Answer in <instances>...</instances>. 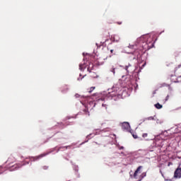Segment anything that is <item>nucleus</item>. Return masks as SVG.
<instances>
[{
	"instance_id": "f257e3e1",
	"label": "nucleus",
	"mask_w": 181,
	"mask_h": 181,
	"mask_svg": "<svg viewBox=\"0 0 181 181\" xmlns=\"http://www.w3.org/2000/svg\"><path fill=\"white\" fill-rule=\"evenodd\" d=\"M129 78L127 75H123L122 78L112 86L111 92H103V95H105V99L118 101V100H121V98L128 97L127 86H129Z\"/></svg>"
},
{
	"instance_id": "f03ea898",
	"label": "nucleus",
	"mask_w": 181,
	"mask_h": 181,
	"mask_svg": "<svg viewBox=\"0 0 181 181\" xmlns=\"http://www.w3.org/2000/svg\"><path fill=\"white\" fill-rule=\"evenodd\" d=\"M152 39L149 35H143L140 38L137 39V43L141 45L143 50H149L153 47V42H151Z\"/></svg>"
},
{
	"instance_id": "7ed1b4c3",
	"label": "nucleus",
	"mask_w": 181,
	"mask_h": 181,
	"mask_svg": "<svg viewBox=\"0 0 181 181\" xmlns=\"http://www.w3.org/2000/svg\"><path fill=\"white\" fill-rule=\"evenodd\" d=\"M122 129H123V131H127L129 133L132 134L133 138H134V139H136V135L134 134L132 131H131V126H129V123L128 122H124L122 123Z\"/></svg>"
},
{
	"instance_id": "20e7f679",
	"label": "nucleus",
	"mask_w": 181,
	"mask_h": 181,
	"mask_svg": "<svg viewBox=\"0 0 181 181\" xmlns=\"http://www.w3.org/2000/svg\"><path fill=\"white\" fill-rule=\"evenodd\" d=\"M47 155H49V153H44L40 154L39 156L31 157L30 159L33 162H36V160H40V159H42V158H45V156H47Z\"/></svg>"
},
{
	"instance_id": "39448f33",
	"label": "nucleus",
	"mask_w": 181,
	"mask_h": 181,
	"mask_svg": "<svg viewBox=\"0 0 181 181\" xmlns=\"http://www.w3.org/2000/svg\"><path fill=\"white\" fill-rule=\"evenodd\" d=\"M87 58L84 57L83 63L79 64V70H81V71H84V70H86V69L87 68Z\"/></svg>"
},
{
	"instance_id": "423d86ee",
	"label": "nucleus",
	"mask_w": 181,
	"mask_h": 181,
	"mask_svg": "<svg viewBox=\"0 0 181 181\" xmlns=\"http://www.w3.org/2000/svg\"><path fill=\"white\" fill-rule=\"evenodd\" d=\"M175 179H180L181 177V168H177L174 173Z\"/></svg>"
},
{
	"instance_id": "0eeeda50",
	"label": "nucleus",
	"mask_w": 181,
	"mask_h": 181,
	"mask_svg": "<svg viewBox=\"0 0 181 181\" xmlns=\"http://www.w3.org/2000/svg\"><path fill=\"white\" fill-rule=\"evenodd\" d=\"M174 73L177 77H181V65L175 68Z\"/></svg>"
},
{
	"instance_id": "6e6552de",
	"label": "nucleus",
	"mask_w": 181,
	"mask_h": 181,
	"mask_svg": "<svg viewBox=\"0 0 181 181\" xmlns=\"http://www.w3.org/2000/svg\"><path fill=\"white\" fill-rule=\"evenodd\" d=\"M119 39H120L119 35H114L111 37L112 42H116V43H118V42H119Z\"/></svg>"
},
{
	"instance_id": "1a4fd4ad",
	"label": "nucleus",
	"mask_w": 181,
	"mask_h": 181,
	"mask_svg": "<svg viewBox=\"0 0 181 181\" xmlns=\"http://www.w3.org/2000/svg\"><path fill=\"white\" fill-rule=\"evenodd\" d=\"M23 165H25V163H23V164H21V163L15 164L14 165H13L11 167V170H16L17 169H19V168H22V166H23Z\"/></svg>"
},
{
	"instance_id": "9d476101",
	"label": "nucleus",
	"mask_w": 181,
	"mask_h": 181,
	"mask_svg": "<svg viewBox=\"0 0 181 181\" xmlns=\"http://www.w3.org/2000/svg\"><path fill=\"white\" fill-rule=\"evenodd\" d=\"M120 67H123L126 70L127 73H129L132 66L129 64L128 66H125L124 67L123 66H120Z\"/></svg>"
},
{
	"instance_id": "9b49d317",
	"label": "nucleus",
	"mask_w": 181,
	"mask_h": 181,
	"mask_svg": "<svg viewBox=\"0 0 181 181\" xmlns=\"http://www.w3.org/2000/svg\"><path fill=\"white\" fill-rule=\"evenodd\" d=\"M75 98H81V100H83V98H88V96H84L78 93H76L75 94Z\"/></svg>"
},
{
	"instance_id": "f8f14e48",
	"label": "nucleus",
	"mask_w": 181,
	"mask_h": 181,
	"mask_svg": "<svg viewBox=\"0 0 181 181\" xmlns=\"http://www.w3.org/2000/svg\"><path fill=\"white\" fill-rule=\"evenodd\" d=\"M69 90H70V88H69V86L66 85L61 91L63 93V94H66Z\"/></svg>"
},
{
	"instance_id": "ddd939ff",
	"label": "nucleus",
	"mask_w": 181,
	"mask_h": 181,
	"mask_svg": "<svg viewBox=\"0 0 181 181\" xmlns=\"http://www.w3.org/2000/svg\"><path fill=\"white\" fill-rule=\"evenodd\" d=\"M146 176V173H143L141 174V175H139V177H137L138 180L137 181H141L143 180L144 177Z\"/></svg>"
},
{
	"instance_id": "4468645a",
	"label": "nucleus",
	"mask_w": 181,
	"mask_h": 181,
	"mask_svg": "<svg viewBox=\"0 0 181 181\" xmlns=\"http://www.w3.org/2000/svg\"><path fill=\"white\" fill-rule=\"evenodd\" d=\"M156 108H157V110H160V108H162L163 106L162 105H160V103H157L155 105Z\"/></svg>"
},
{
	"instance_id": "2eb2a0df",
	"label": "nucleus",
	"mask_w": 181,
	"mask_h": 181,
	"mask_svg": "<svg viewBox=\"0 0 181 181\" xmlns=\"http://www.w3.org/2000/svg\"><path fill=\"white\" fill-rule=\"evenodd\" d=\"M141 169H142V166H139L136 169V174H137V176L138 175H139V173H141Z\"/></svg>"
},
{
	"instance_id": "dca6fc26",
	"label": "nucleus",
	"mask_w": 181,
	"mask_h": 181,
	"mask_svg": "<svg viewBox=\"0 0 181 181\" xmlns=\"http://www.w3.org/2000/svg\"><path fill=\"white\" fill-rule=\"evenodd\" d=\"M93 64H90L89 66L88 67V71H89V73H91V69H93Z\"/></svg>"
},
{
	"instance_id": "f3484780",
	"label": "nucleus",
	"mask_w": 181,
	"mask_h": 181,
	"mask_svg": "<svg viewBox=\"0 0 181 181\" xmlns=\"http://www.w3.org/2000/svg\"><path fill=\"white\" fill-rule=\"evenodd\" d=\"M94 90H95V87L92 86L90 90H88V93H93V91H94Z\"/></svg>"
},
{
	"instance_id": "a211bd4d",
	"label": "nucleus",
	"mask_w": 181,
	"mask_h": 181,
	"mask_svg": "<svg viewBox=\"0 0 181 181\" xmlns=\"http://www.w3.org/2000/svg\"><path fill=\"white\" fill-rule=\"evenodd\" d=\"M156 122H157V124H163V120H160V119H158Z\"/></svg>"
},
{
	"instance_id": "6ab92c4d",
	"label": "nucleus",
	"mask_w": 181,
	"mask_h": 181,
	"mask_svg": "<svg viewBox=\"0 0 181 181\" xmlns=\"http://www.w3.org/2000/svg\"><path fill=\"white\" fill-rule=\"evenodd\" d=\"M42 169H44V170H47V169H49V167L47 165H44L42 167Z\"/></svg>"
},
{
	"instance_id": "aec40b11",
	"label": "nucleus",
	"mask_w": 181,
	"mask_h": 181,
	"mask_svg": "<svg viewBox=\"0 0 181 181\" xmlns=\"http://www.w3.org/2000/svg\"><path fill=\"white\" fill-rule=\"evenodd\" d=\"M155 118H156V115H154V117H148V119H152V120H153V119H156Z\"/></svg>"
},
{
	"instance_id": "412c9836",
	"label": "nucleus",
	"mask_w": 181,
	"mask_h": 181,
	"mask_svg": "<svg viewBox=\"0 0 181 181\" xmlns=\"http://www.w3.org/2000/svg\"><path fill=\"white\" fill-rule=\"evenodd\" d=\"M110 71H112V73H113V74H115V68H112Z\"/></svg>"
},
{
	"instance_id": "4be33fe9",
	"label": "nucleus",
	"mask_w": 181,
	"mask_h": 181,
	"mask_svg": "<svg viewBox=\"0 0 181 181\" xmlns=\"http://www.w3.org/2000/svg\"><path fill=\"white\" fill-rule=\"evenodd\" d=\"M142 136H143V138H146V136H148V134H146V133L143 134Z\"/></svg>"
},
{
	"instance_id": "5701e85b",
	"label": "nucleus",
	"mask_w": 181,
	"mask_h": 181,
	"mask_svg": "<svg viewBox=\"0 0 181 181\" xmlns=\"http://www.w3.org/2000/svg\"><path fill=\"white\" fill-rule=\"evenodd\" d=\"M133 177H134V178L136 177V170L134 171Z\"/></svg>"
},
{
	"instance_id": "b1692460",
	"label": "nucleus",
	"mask_w": 181,
	"mask_h": 181,
	"mask_svg": "<svg viewBox=\"0 0 181 181\" xmlns=\"http://www.w3.org/2000/svg\"><path fill=\"white\" fill-rule=\"evenodd\" d=\"M63 148H65L66 149H67L68 148H70V146H66L64 147H60V149H62Z\"/></svg>"
},
{
	"instance_id": "393cba45",
	"label": "nucleus",
	"mask_w": 181,
	"mask_h": 181,
	"mask_svg": "<svg viewBox=\"0 0 181 181\" xmlns=\"http://www.w3.org/2000/svg\"><path fill=\"white\" fill-rule=\"evenodd\" d=\"M102 107H104L105 109H107V105H105L104 103L102 104Z\"/></svg>"
},
{
	"instance_id": "a878e982",
	"label": "nucleus",
	"mask_w": 181,
	"mask_h": 181,
	"mask_svg": "<svg viewBox=\"0 0 181 181\" xmlns=\"http://www.w3.org/2000/svg\"><path fill=\"white\" fill-rule=\"evenodd\" d=\"M171 165H173V163L172 162H169V163H168V166H170Z\"/></svg>"
},
{
	"instance_id": "bb28decb",
	"label": "nucleus",
	"mask_w": 181,
	"mask_h": 181,
	"mask_svg": "<svg viewBox=\"0 0 181 181\" xmlns=\"http://www.w3.org/2000/svg\"><path fill=\"white\" fill-rule=\"evenodd\" d=\"M83 78H84V76H83L81 79H80V78H77V81H80V80H83Z\"/></svg>"
},
{
	"instance_id": "cd10ccee",
	"label": "nucleus",
	"mask_w": 181,
	"mask_h": 181,
	"mask_svg": "<svg viewBox=\"0 0 181 181\" xmlns=\"http://www.w3.org/2000/svg\"><path fill=\"white\" fill-rule=\"evenodd\" d=\"M129 49H134V45H129Z\"/></svg>"
},
{
	"instance_id": "c85d7f7f",
	"label": "nucleus",
	"mask_w": 181,
	"mask_h": 181,
	"mask_svg": "<svg viewBox=\"0 0 181 181\" xmlns=\"http://www.w3.org/2000/svg\"><path fill=\"white\" fill-rule=\"evenodd\" d=\"M169 100V95L166 96L165 101H168Z\"/></svg>"
},
{
	"instance_id": "c756f323",
	"label": "nucleus",
	"mask_w": 181,
	"mask_h": 181,
	"mask_svg": "<svg viewBox=\"0 0 181 181\" xmlns=\"http://www.w3.org/2000/svg\"><path fill=\"white\" fill-rule=\"evenodd\" d=\"M128 54H134V52H127Z\"/></svg>"
},
{
	"instance_id": "7c9ffc66",
	"label": "nucleus",
	"mask_w": 181,
	"mask_h": 181,
	"mask_svg": "<svg viewBox=\"0 0 181 181\" xmlns=\"http://www.w3.org/2000/svg\"><path fill=\"white\" fill-rule=\"evenodd\" d=\"M153 94H156V90H154V91L153 92Z\"/></svg>"
},
{
	"instance_id": "2f4dec72",
	"label": "nucleus",
	"mask_w": 181,
	"mask_h": 181,
	"mask_svg": "<svg viewBox=\"0 0 181 181\" xmlns=\"http://www.w3.org/2000/svg\"><path fill=\"white\" fill-rule=\"evenodd\" d=\"M117 23H118V25H121L122 23V22H118Z\"/></svg>"
},
{
	"instance_id": "473e14b6",
	"label": "nucleus",
	"mask_w": 181,
	"mask_h": 181,
	"mask_svg": "<svg viewBox=\"0 0 181 181\" xmlns=\"http://www.w3.org/2000/svg\"><path fill=\"white\" fill-rule=\"evenodd\" d=\"M114 52V49L110 50V53H112Z\"/></svg>"
},
{
	"instance_id": "72a5a7b5",
	"label": "nucleus",
	"mask_w": 181,
	"mask_h": 181,
	"mask_svg": "<svg viewBox=\"0 0 181 181\" xmlns=\"http://www.w3.org/2000/svg\"><path fill=\"white\" fill-rule=\"evenodd\" d=\"M92 104H93V107H95V103H92Z\"/></svg>"
},
{
	"instance_id": "f704fd0d",
	"label": "nucleus",
	"mask_w": 181,
	"mask_h": 181,
	"mask_svg": "<svg viewBox=\"0 0 181 181\" xmlns=\"http://www.w3.org/2000/svg\"><path fill=\"white\" fill-rule=\"evenodd\" d=\"M120 149H124V146H121V147H120Z\"/></svg>"
},
{
	"instance_id": "c9c22d12",
	"label": "nucleus",
	"mask_w": 181,
	"mask_h": 181,
	"mask_svg": "<svg viewBox=\"0 0 181 181\" xmlns=\"http://www.w3.org/2000/svg\"><path fill=\"white\" fill-rule=\"evenodd\" d=\"M134 90H136V86H134Z\"/></svg>"
},
{
	"instance_id": "e433bc0d",
	"label": "nucleus",
	"mask_w": 181,
	"mask_h": 181,
	"mask_svg": "<svg viewBox=\"0 0 181 181\" xmlns=\"http://www.w3.org/2000/svg\"><path fill=\"white\" fill-rule=\"evenodd\" d=\"M80 77H81V74H79Z\"/></svg>"
},
{
	"instance_id": "4c0bfd02",
	"label": "nucleus",
	"mask_w": 181,
	"mask_h": 181,
	"mask_svg": "<svg viewBox=\"0 0 181 181\" xmlns=\"http://www.w3.org/2000/svg\"><path fill=\"white\" fill-rule=\"evenodd\" d=\"M130 176H132V174H131V173H130Z\"/></svg>"
},
{
	"instance_id": "58836bf2",
	"label": "nucleus",
	"mask_w": 181,
	"mask_h": 181,
	"mask_svg": "<svg viewBox=\"0 0 181 181\" xmlns=\"http://www.w3.org/2000/svg\"><path fill=\"white\" fill-rule=\"evenodd\" d=\"M83 55L84 56V53H83Z\"/></svg>"
},
{
	"instance_id": "ea45409f",
	"label": "nucleus",
	"mask_w": 181,
	"mask_h": 181,
	"mask_svg": "<svg viewBox=\"0 0 181 181\" xmlns=\"http://www.w3.org/2000/svg\"><path fill=\"white\" fill-rule=\"evenodd\" d=\"M133 59H135V57H134V58Z\"/></svg>"
},
{
	"instance_id": "a19ab883",
	"label": "nucleus",
	"mask_w": 181,
	"mask_h": 181,
	"mask_svg": "<svg viewBox=\"0 0 181 181\" xmlns=\"http://www.w3.org/2000/svg\"><path fill=\"white\" fill-rule=\"evenodd\" d=\"M136 87L138 88V85H136Z\"/></svg>"
},
{
	"instance_id": "79ce46f5",
	"label": "nucleus",
	"mask_w": 181,
	"mask_h": 181,
	"mask_svg": "<svg viewBox=\"0 0 181 181\" xmlns=\"http://www.w3.org/2000/svg\"><path fill=\"white\" fill-rule=\"evenodd\" d=\"M99 100H103V99H99Z\"/></svg>"
}]
</instances>
